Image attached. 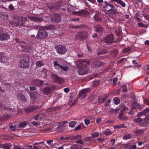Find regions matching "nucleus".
<instances>
[{"instance_id": "obj_63", "label": "nucleus", "mask_w": 149, "mask_h": 149, "mask_svg": "<svg viewBox=\"0 0 149 149\" xmlns=\"http://www.w3.org/2000/svg\"><path fill=\"white\" fill-rule=\"evenodd\" d=\"M131 49V48L130 47H128L127 48H126L124 49V52H127L130 51Z\"/></svg>"}, {"instance_id": "obj_64", "label": "nucleus", "mask_w": 149, "mask_h": 149, "mask_svg": "<svg viewBox=\"0 0 149 149\" xmlns=\"http://www.w3.org/2000/svg\"><path fill=\"white\" fill-rule=\"evenodd\" d=\"M81 126L80 125H78L77 127H76L74 129L75 131H77L79 130L81 128Z\"/></svg>"}, {"instance_id": "obj_33", "label": "nucleus", "mask_w": 149, "mask_h": 149, "mask_svg": "<svg viewBox=\"0 0 149 149\" xmlns=\"http://www.w3.org/2000/svg\"><path fill=\"white\" fill-rule=\"evenodd\" d=\"M111 55L113 56H115L118 53V51L116 49L112 50L110 52Z\"/></svg>"}, {"instance_id": "obj_40", "label": "nucleus", "mask_w": 149, "mask_h": 149, "mask_svg": "<svg viewBox=\"0 0 149 149\" xmlns=\"http://www.w3.org/2000/svg\"><path fill=\"white\" fill-rule=\"evenodd\" d=\"M61 109V107H52L50 108H49L48 109L49 111L50 112L53 111H55L57 110H59Z\"/></svg>"}, {"instance_id": "obj_20", "label": "nucleus", "mask_w": 149, "mask_h": 149, "mask_svg": "<svg viewBox=\"0 0 149 149\" xmlns=\"http://www.w3.org/2000/svg\"><path fill=\"white\" fill-rule=\"evenodd\" d=\"M52 92L51 88L49 86H47L43 89V93L45 95H48Z\"/></svg>"}, {"instance_id": "obj_11", "label": "nucleus", "mask_w": 149, "mask_h": 149, "mask_svg": "<svg viewBox=\"0 0 149 149\" xmlns=\"http://www.w3.org/2000/svg\"><path fill=\"white\" fill-rule=\"evenodd\" d=\"M78 63L80 67H84V68H88L87 67V65L90 64L89 61H87L84 59L79 60Z\"/></svg>"}, {"instance_id": "obj_26", "label": "nucleus", "mask_w": 149, "mask_h": 149, "mask_svg": "<svg viewBox=\"0 0 149 149\" xmlns=\"http://www.w3.org/2000/svg\"><path fill=\"white\" fill-rule=\"evenodd\" d=\"M113 1L116 2L117 3L123 7H125V3L121 0H111V3Z\"/></svg>"}, {"instance_id": "obj_19", "label": "nucleus", "mask_w": 149, "mask_h": 149, "mask_svg": "<svg viewBox=\"0 0 149 149\" xmlns=\"http://www.w3.org/2000/svg\"><path fill=\"white\" fill-rule=\"evenodd\" d=\"M108 95H104L103 97H98V103L102 104L104 103L107 99Z\"/></svg>"}, {"instance_id": "obj_15", "label": "nucleus", "mask_w": 149, "mask_h": 149, "mask_svg": "<svg viewBox=\"0 0 149 149\" xmlns=\"http://www.w3.org/2000/svg\"><path fill=\"white\" fill-rule=\"evenodd\" d=\"M0 108H1L5 110H8L13 111L15 109L13 105H10V107H8L0 103Z\"/></svg>"}, {"instance_id": "obj_46", "label": "nucleus", "mask_w": 149, "mask_h": 149, "mask_svg": "<svg viewBox=\"0 0 149 149\" xmlns=\"http://www.w3.org/2000/svg\"><path fill=\"white\" fill-rule=\"evenodd\" d=\"M53 140H48L47 141V143L51 147H52L54 145V144L53 143Z\"/></svg>"}, {"instance_id": "obj_45", "label": "nucleus", "mask_w": 149, "mask_h": 149, "mask_svg": "<svg viewBox=\"0 0 149 149\" xmlns=\"http://www.w3.org/2000/svg\"><path fill=\"white\" fill-rule=\"evenodd\" d=\"M91 67L92 68H95L96 67H97V61H94L91 64Z\"/></svg>"}, {"instance_id": "obj_6", "label": "nucleus", "mask_w": 149, "mask_h": 149, "mask_svg": "<svg viewBox=\"0 0 149 149\" xmlns=\"http://www.w3.org/2000/svg\"><path fill=\"white\" fill-rule=\"evenodd\" d=\"M51 20L52 22L58 23L61 21V18L59 14L57 13L53 14L51 17Z\"/></svg>"}, {"instance_id": "obj_17", "label": "nucleus", "mask_w": 149, "mask_h": 149, "mask_svg": "<svg viewBox=\"0 0 149 149\" xmlns=\"http://www.w3.org/2000/svg\"><path fill=\"white\" fill-rule=\"evenodd\" d=\"M77 100L73 97H70L68 102L69 104L71 106H74L77 103Z\"/></svg>"}, {"instance_id": "obj_27", "label": "nucleus", "mask_w": 149, "mask_h": 149, "mask_svg": "<svg viewBox=\"0 0 149 149\" xmlns=\"http://www.w3.org/2000/svg\"><path fill=\"white\" fill-rule=\"evenodd\" d=\"M148 124V120L144 118L143 119L141 123L139 124L140 126L142 127H146L147 125Z\"/></svg>"}, {"instance_id": "obj_29", "label": "nucleus", "mask_w": 149, "mask_h": 149, "mask_svg": "<svg viewBox=\"0 0 149 149\" xmlns=\"http://www.w3.org/2000/svg\"><path fill=\"white\" fill-rule=\"evenodd\" d=\"M64 127V126L59 122L58 123V126L57 128V130L59 132H61L63 130Z\"/></svg>"}, {"instance_id": "obj_23", "label": "nucleus", "mask_w": 149, "mask_h": 149, "mask_svg": "<svg viewBox=\"0 0 149 149\" xmlns=\"http://www.w3.org/2000/svg\"><path fill=\"white\" fill-rule=\"evenodd\" d=\"M107 53V51L105 49L102 48H99L97 50V54L98 55H100L106 54Z\"/></svg>"}, {"instance_id": "obj_49", "label": "nucleus", "mask_w": 149, "mask_h": 149, "mask_svg": "<svg viewBox=\"0 0 149 149\" xmlns=\"http://www.w3.org/2000/svg\"><path fill=\"white\" fill-rule=\"evenodd\" d=\"M113 100L114 101V103L116 104H118L120 103V100L118 97H115Z\"/></svg>"}, {"instance_id": "obj_60", "label": "nucleus", "mask_w": 149, "mask_h": 149, "mask_svg": "<svg viewBox=\"0 0 149 149\" xmlns=\"http://www.w3.org/2000/svg\"><path fill=\"white\" fill-rule=\"evenodd\" d=\"M70 148V149H81L75 145L71 146Z\"/></svg>"}, {"instance_id": "obj_18", "label": "nucleus", "mask_w": 149, "mask_h": 149, "mask_svg": "<svg viewBox=\"0 0 149 149\" xmlns=\"http://www.w3.org/2000/svg\"><path fill=\"white\" fill-rule=\"evenodd\" d=\"M11 116L9 114H6L3 115L0 117V121H4L11 117Z\"/></svg>"}, {"instance_id": "obj_51", "label": "nucleus", "mask_w": 149, "mask_h": 149, "mask_svg": "<svg viewBox=\"0 0 149 149\" xmlns=\"http://www.w3.org/2000/svg\"><path fill=\"white\" fill-rule=\"evenodd\" d=\"M94 19L97 21H100L101 20V18L99 17V16L97 14H95L94 16Z\"/></svg>"}, {"instance_id": "obj_13", "label": "nucleus", "mask_w": 149, "mask_h": 149, "mask_svg": "<svg viewBox=\"0 0 149 149\" xmlns=\"http://www.w3.org/2000/svg\"><path fill=\"white\" fill-rule=\"evenodd\" d=\"M95 31L97 32L100 33L102 32L104 29L103 26L100 24H96L95 26Z\"/></svg>"}, {"instance_id": "obj_47", "label": "nucleus", "mask_w": 149, "mask_h": 149, "mask_svg": "<svg viewBox=\"0 0 149 149\" xmlns=\"http://www.w3.org/2000/svg\"><path fill=\"white\" fill-rule=\"evenodd\" d=\"M131 137V135L130 134H126L125 135L123 136V139L124 140H126L130 139Z\"/></svg>"}, {"instance_id": "obj_59", "label": "nucleus", "mask_w": 149, "mask_h": 149, "mask_svg": "<svg viewBox=\"0 0 149 149\" xmlns=\"http://www.w3.org/2000/svg\"><path fill=\"white\" fill-rule=\"evenodd\" d=\"M118 79L117 77H114L113 80V85H115L116 84L117 81H118Z\"/></svg>"}, {"instance_id": "obj_57", "label": "nucleus", "mask_w": 149, "mask_h": 149, "mask_svg": "<svg viewBox=\"0 0 149 149\" xmlns=\"http://www.w3.org/2000/svg\"><path fill=\"white\" fill-rule=\"evenodd\" d=\"M47 7L49 9L52 8H56L55 7V6L54 5H52V4H47Z\"/></svg>"}, {"instance_id": "obj_37", "label": "nucleus", "mask_w": 149, "mask_h": 149, "mask_svg": "<svg viewBox=\"0 0 149 149\" xmlns=\"http://www.w3.org/2000/svg\"><path fill=\"white\" fill-rule=\"evenodd\" d=\"M38 80L37 79H32L31 82V85L37 86L38 83Z\"/></svg>"}, {"instance_id": "obj_16", "label": "nucleus", "mask_w": 149, "mask_h": 149, "mask_svg": "<svg viewBox=\"0 0 149 149\" xmlns=\"http://www.w3.org/2000/svg\"><path fill=\"white\" fill-rule=\"evenodd\" d=\"M27 17L30 19V20L32 21L41 22L42 21V19L39 17H33L30 15H28Z\"/></svg>"}, {"instance_id": "obj_25", "label": "nucleus", "mask_w": 149, "mask_h": 149, "mask_svg": "<svg viewBox=\"0 0 149 149\" xmlns=\"http://www.w3.org/2000/svg\"><path fill=\"white\" fill-rule=\"evenodd\" d=\"M81 36L82 37V41L87 39L89 36L88 33L86 31H81Z\"/></svg>"}, {"instance_id": "obj_5", "label": "nucleus", "mask_w": 149, "mask_h": 149, "mask_svg": "<svg viewBox=\"0 0 149 149\" xmlns=\"http://www.w3.org/2000/svg\"><path fill=\"white\" fill-rule=\"evenodd\" d=\"M51 79L53 80L54 82L56 83L59 84H62L64 82L63 79L56 75L52 74L51 75Z\"/></svg>"}, {"instance_id": "obj_61", "label": "nucleus", "mask_w": 149, "mask_h": 149, "mask_svg": "<svg viewBox=\"0 0 149 149\" xmlns=\"http://www.w3.org/2000/svg\"><path fill=\"white\" fill-rule=\"evenodd\" d=\"M136 148V146L135 145H130L129 147V149H135Z\"/></svg>"}, {"instance_id": "obj_55", "label": "nucleus", "mask_w": 149, "mask_h": 149, "mask_svg": "<svg viewBox=\"0 0 149 149\" xmlns=\"http://www.w3.org/2000/svg\"><path fill=\"white\" fill-rule=\"evenodd\" d=\"M97 61V67L101 66L102 65H104L105 63L101 61Z\"/></svg>"}, {"instance_id": "obj_53", "label": "nucleus", "mask_w": 149, "mask_h": 149, "mask_svg": "<svg viewBox=\"0 0 149 149\" xmlns=\"http://www.w3.org/2000/svg\"><path fill=\"white\" fill-rule=\"evenodd\" d=\"M96 97V96L94 94L88 97V100L91 101L93 100Z\"/></svg>"}, {"instance_id": "obj_52", "label": "nucleus", "mask_w": 149, "mask_h": 149, "mask_svg": "<svg viewBox=\"0 0 149 149\" xmlns=\"http://www.w3.org/2000/svg\"><path fill=\"white\" fill-rule=\"evenodd\" d=\"M21 17L22 19V20L23 21V22L24 23V24H25L26 22H29V21L27 19V17Z\"/></svg>"}, {"instance_id": "obj_14", "label": "nucleus", "mask_w": 149, "mask_h": 149, "mask_svg": "<svg viewBox=\"0 0 149 149\" xmlns=\"http://www.w3.org/2000/svg\"><path fill=\"white\" fill-rule=\"evenodd\" d=\"M10 38L9 34L6 33H2L0 34V40L1 41L7 40Z\"/></svg>"}, {"instance_id": "obj_21", "label": "nucleus", "mask_w": 149, "mask_h": 149, "mask_svg": "<svg viewBox=\"0 0 149 149\" xmlns=\"http://www.w3.org/2000/svg\"><path fill=\"white\" fill-rule=\"evenodd\" d=\"M149 112V108H147L144 110L138 113L136 116L137 117L141 116L142 115H145Z\"/></svg>"}, {"instance_id": "obj_1", "label": "nucleus", "mask_w": 149, "mask_h": 149, "mask_svg": "<svg viewBox=\"0 0 149 149\" xmlns=\"http://www.w3.org/2000/svg\"><path fill=\"white\" fill-rule=\"evenodd\" d=\"M97 2L101 4V6L104 9H109L106 10V14L109 17L112 19H114L116 16V15L118 13L119 11L117 8L119 7L120 8V6L116 5L115 7L114 5L109 3V2L105 1H103V0H97Z\"/></svg>"}, {"instance_id": "obj_7", "label": "nucleus", "mask_w": 149, "mask_h": 149, "mask_svg": "<svg viewBox=\"0 0 149 149\" xmlns=\"http://www.w3.org/2000/svg\"><path fill=\"white\" fill-rule=\"evenodd\" d=\"M48 35V34L46 31L44 30L40 29L38 31V33L36 36V38H46Z\"/></svg>"}, {"instance_id": "obj_62", "label": "nucleus", "mask_w": 149, "mask_h": 149, "mask_svg": "<svg viewBox=\"0 0 149 149\" xmlns=\"http://www.w3.org/2000/svg\"><path fill=\"white\" fill-rule=\"evenodd\" d=\"M124 111L123 110H121L120 111V113L118 117V118L119 119V118L121 117L122 116H123V113L124 112Z\"/></svg>"}, {"instance_id": "obj_50", "label": "nucleus", "mask_w": 149, "mask_h": 149, "mask_svg": "<svg viewBox=\"0 0 149 149\" xmlns=\"http://www.w3.org/2000/svg\"><path fill=\"white\" fill-rule=\"evenodd\" d=\"M142 120H143V119L141 118H139L134 119V121L135 122L138 123L140 124L141 123Z\"/></svg>"}, {"instance_id": "obj_42", "label": "nucleus", "mask_w": 149, "mask_h": 149, "mask_svg": "<svg viewBox=\"0 0 149 149\" xmlns=\"http://www.w3.org/2000/svg\"><path fill=\"white\" fill-rule=\"evenodd\" d=\"M80 14L84 15H87L88 13V11L84 10H81L79 12Z\"/></svg>"}, {"instance_id": "obj_3", "label": "nucleus", "mask_w": 149, "mask_h": 149, "mask_svg": "<svg viewBox=\"0 0 149 149\" xmlns=\"http://www.w3.org/2000/svg\"><path fill=\"white\" fill-rule=\"evenodd\" d=\"M30 64V61L29 57L27 56L26 58L21 59L19 61L20 67L24 68H28Z\"/></svg>"}, {"instance_id": "obj_58", "label": "nucleus", "mask_w": 149, "mask_h": 149, "mask_svg": "<svg viewBox=\"0 0 149 149\" xmlns=\"http://www.w3.org/2000/svg\"><path fill=\"white\" fill-rule=\"evenodd\" d=\"M60 69H61V71H66V70L68 69V67L67 66L64 67L61 66Z\"/></svg>"}, {"instance_id": "obj_39", "label": "nucleus", "mask_w": 149, "mask_h": 149, "mask_svg": "<svg viewBox=\"0 0 149 149\" xmlns=\"http://www.w3.org/2000/svg\"><path fill=\"white\" fill-rule=\"evenodd\" d=\"M115 31L117 36H120L122 33V30L120 28H118V29H116Z\"/></svg>"}, {"instance_id": "obj_44", "label": "nucleus", "mask_w": 149, "mask_h": 149, "mask_svg": "<svg viewBox=\"0 0 149 149\" xmlns=\"http://www.w3.org/2000/svg\"><path fill=\"white\" fill-rule=\"evenodd\" d=\"M99 133L97 132H95L92 133L91 134V137L92 138H95L98 137L99 136Z\"/></svg>"}, {"instance_id": "obj_12", "label": "nucleus", "mask_w": 149, "mask_h": 149, "mask_svg": "<svg viewBox=\"0 0 149 149\" xmlns=\"http://www.w3.org/2000/svg\"><path fill=\"white\" fill-rule=\"evenodd\" d=\"M143 107H142L141 105L136 101L134 102L131 104V109L132 110L140 109L141 110Z\"/></svg>"}, {"instance_id": "obj_10", "label": "nucleus", "mask_w": 149, "mask_h": 149, "mask_svg": "<svg viewBox=\"0 0 149 149\" xmlns=\"http://www.w3.org/2000/svg\"><path fill=\"white\" fill-rule=\"evenodd\" d=\"M38 107L36 106L32 105L31 106L28 107L26 108H24V110L25 113H28L33 112L34 110H37Z\"/></svg>"}, {"instance_id": "obj_36", "label": "nucleus", "mask_w": 149, "mask_h": 149, "mask_svg": "<svg viewBox=\"0 0 149 149\" xmlns=\"http://www.w3.org/2000/svg\"><path fill=\"white\" fill-rule=\"evenodd\" d=\"M28 123V122L26 121L23 122L18 125V127L19 128L21 127H25Z\"/></svg>"}, {"instance_id": "obj_43", "label": "nucleus", "mask_w": 149, "mask_h": 149, "mask_svg": "<svg viewBox=\"0 0 149 149\" xmlns=\"http://www.w3.org/2000/svg\"><path fill=\"white\" fill-rule=\"evenodd\" d=\"M36 65L39 67H41L44 65L43 62L41 61H37L36 62Z\"/></svg>"}, {"instance_id": "obj_54", "label": "nucleus", "mask_w": 149, "mask_h": 149, "mask_svg": "<svg viewBox=\"0 0 149 149\" xmlns=\"http://www.w3.org/2000/svg\"><path fill=\"white\" fill-rule=\"evenodd\" d=\"M119 111V109L117 108L116 109H110V112L112 113H113L117 112Z\"/></svg>"}, {"instance_id": "obj_48", "label": "nucleus", "mask_w": 149, "mask_h": 149, "mask_svg": "<svg viewBox=\"0 0 149 149\" xmlns=\"http://www.w3.org/2000/svg\"><path fill=\"white\" fill-rule=\"evenodd\" d=\"M44 82L42 80L38 79V83L37 85L36 86L40 87L42 86L43 85Z\"/></svg>"}, {"instance_id": "obj_35", "label": "nucleus", "mask_w": 149, "mask_h": 149, "mask_svg": "<svg viewBox=\"0 0 149 149\" xmlns=\"http://www.w3.org/2000/svg\"><path fill=\"white\" fill-rule=\"evenodd\" d=\"M18 97L20 98L22 100L24 101V102H26V99L25 98L24 95L22 94H19L17 96Z\"/></svg>"}, {"instance_id": "obj_30", "label": "nucleus", "mask_w": 149, "mask_h": 149, "mask_svg": "<svg viewBox=\"0 0 149 149\" xmlns=\"http://www.w3.org/2000/svg\"><path fill=\"white\" fill-rule=\"evenodd\" d=\"M18 22L17 23L16 26H23L24 25V24L22 20L21 17H19L17 19Z\"/></svg>"}, {"instance_id": "obj_8", "label": "nucleus", "mask_w": 149, "mask_h": 149, "mask_svg": "<svg viewBox=\"0 0 149 149\" xmlns=\"http://www.w3.org/2000/svg\"><path fill=\"white\" fill-rule=\"evenodd\" d=\"M80 68L77 71V73L79 75H84L90 72V69L88 68H84L80 67Z\"/></svg>"}, {"instance_id": "obj_22", "label": "nucleus", "mask_w": 149, "mask_h": 149, "mask_svg": "<svg viewBox=\"0 0 149 149\" xmlns=\"http://www.w3.org/2000/svg\"><path fill=\"white\" fill-rule=\"evenodd\" d=\"M8 61V57L6 56L0 55V62L1 63H5Z\"/></svg>"}, {"instance_id": "obj_31", "label": "nucleus", "mask_w": 149, "mask_h": 149, "mask_svg": "<svg viewBox=\"0 0 149 149\" xmlns=\"http://www.w3.org/2000/svg\"><path fill=\"white\" fill-rule=\"evenodd\" d=\"M69 123V126L70 127L73 128L74 127L77 123V121H72L68 122Z\"/></svg>"}, {"instance_id": "obj_56", "label": "nucleus", "mask_w": 149, "mask_h": 149, "mask_svg": "<svg viewBox=\"0 0 149 149\" xmlns=\"http://www.w3.org/2000/svg\"><path fill=\"white\" fill-rule=\"evenodd\" d=\"M111 102V100L110 99H108L105 102V106L106 107H107L108 106Z\"/></svg>"}, {"instance_id": "obj_34", "label": "nucleus", "mask_w": 149, "mask_h": 149, "mask_svg": "<svg viewBox=\"0 0 149 149\" xmlns=\"http://www.w3.org/2000/svg\"><path fill=\"white\" fill-rule=\"evenodd\" d=\"M12 146V145L10 143L3 144V148L5 149H11V148Z\"/></svg>"}, {"instance_id": "obj_2", "label": "nucleus", "mask_w": 149, "mask_h": 149, "mask_svg": "<svg viewBox=\"0 0 149 149\" xmlns=\"http://www.w3.org/2000/svg\"><path fill=\"white\" fill-rule=\"evenodd\" d=\"M113 34H110L105 37L102 42L104 43V45L107 48L110 49L112 48V46L111 45L113 42Z\"/></svg>"}, {"instance_id": "obj_32", "label": "nucleus", "mask_w": 149, "mask_h": 149, "mask_svg": "<svg viewBox=\"0 0 149 149\" xmlns=\"http://www.w3.org/2000/svg\"><path fill=\"white\" fill-rule=\"evenodd\" d=\"M114 128L119 129L120 128H126L127 127L125 126L124 124H122L118 125H115L114 127Z\"/></svg>"}, {"instance_id": "obj_28", "label": "nucleus", "mask_w": 149, "mask_h": 149, "mask_svg": "<svg viewBox=\"0 0 149 149\" xmlns=\"http://www.w3.org/2000/svg\"><path fill=\"white\" fill-rule=\"evenodd\" d=\"M81 31H79L76 35L75 36V38L76 40H79L80 41H82L81 36Z\"/></svg>"}, {"instance_id": "obj_4", "label": "nucleus", "mask_w": 149, "mask_h": 149, "mask_svg": "<svg viewBox=\"0 0 149 149\" xmlns=\"http://www.w3.org/2000/svg\"><path fill=\"white\" fill-rule=\"evenodd\" d=\"M57 53L60 54H64L67 52L66 47L64 46L58 45L56 47Z\"/></svg>"}, {"instance_id": "obj_9", "label": "nucleus", "mask_w": 149, "mask_h": 149, "mask_svg": "<svg viewBox=\"0 0 149 149\" xmlns=\"http://www.w3.org/2000/svg\"><path fill=\"white\" fill-rule=\"evenodd\" d=\"M90 91V89L88 88L82 89L79 93V97L81 99H85L86 96Z\"/></svg>"}, {"instance_id": "obj_41", "label": "nucleus", "mask_w": 149, "mask_h": 149, "mask_svg": "<svg viewBox=\"0 0 149 149\" xmlns=\"http://www.w3.org/2000/svg\"><path fill=\"white\" fill-rule=\"evenodd\" d=\"M42 114L40 113L38 114L33 116V118L35 120H37L39 119H41L42 118Z\"/></svg>"}, {"instance_id": "obj_38", "label": "nucleus", "mask_w": 149, "mask_h": 149, "mask_svg": "<svg viewBox=\"0 0 149 149\" xmlns=\"http://www.w3.org/2000/svg\"><path fill=\"white\" fill-rule=\"evenodd\" d=\"M53 64L54 66L57 69L59 70V69L61 68V65L59 64L57 62V61H54V62Z\"/></svg>"}, {"instance_id": "obj_24", "label": "nucleus", "mask_w": 149, "mask_h": 149, "mask_svg": "<svg viewBox=\"0 0 149 149\" xmlns=\"http://www.w3.org/2000/svg\"><path fill=\"white\" fill-rule=\"evenodd\" d=\"M146 129H141L135 130L134 132V133L136 136H139L143 134Z\"/></svg>"}]
</instances>
